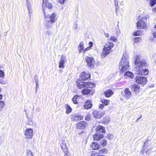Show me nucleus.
Instances as JSON below:
<instances>
[{
    "label": "nucleus",
    "mask_w": 156,
    "mask_h": 156,
    "mask_svg": "<svg viewBox=\"0 0 156 156\" xmlns=\"http://www.w3.org/2000/svg\"><path fill=\"white\" fill-rule=\"evenodd\" d=\"M43 5L45 7H47L48 9L43 10L44 18L45 20L49 18V20H47L45 26L47 29H48L52 27V24L55 22L57 19V15L56 13H52L51 15L47 16V12L50 11V9L52 7L51 3H49L48 0H43Z\"/></svg>",
    "instance_id": "1"
},
{
    "label": "nucleus",
    "mask_w": 156,
    "mask_h": 156,
    "mask_svg": "<svg viewBox=\"0 0 156 156\" xmlns=\"http://www.w3.org/2000/svg\"><path fill=\"white\" fill-rule=\"evenodd\" d=\"M76 84L77 88L80 90L86 87L93 88L95 86L94 83L90 81L84 82L80 79L76 81Z\"/></svg>",
    "instance_id": "2"
},
{
    "label": "nucleus",
    "mask_w": 156,
    "mask_h": 156,
    "mask_svg": "<svg viewBox=\"0 0 156 156\" xmlns=\"http://www.w3.org/2000/svg\"><path fill=\"white\" fill-rule=\"evenodd\" d=\"M114 44L112 42L108 41L105 43L103 49V52L101 55L102 58H104L110 54L112 50V49L114 47Z\"/></svg>",
    "instance_id": "3"
},
{
    "label": "nucleus",
    "mask_w": 156,
    "mask_h": 156,
    "mask_svg": "<svg viewBox=\"0 0 156 156\" xmlns=\"http://www.w3.org/2000/svg\"><path fill=\"white\" fill-rule=\"evenodd\" d=\"M129 67V61L125 57L122 58L120 62L119 68L122 73L125 72Z\"/></svg>",
    "instance_id": "4"
},
{
    "label": "nucleus",
    "mask_w": 156,
    "mask_h": 156,
    "mask_svg": "<svg viewBox=\"0 0 156 156\" xmlns=\"http://www.w3.org/2000/svg\"><path fill=\"white\" fill-rule=\"evenodd\" d=\"M147 16H143L136 23V27L138 29H144L147 27Z\"/></svg>",
    "instance_id": "5"
},
{
    "label": "nucleus",
    "mask_w": 156,
    "mask_h": 156,
    "mask_svg": "<svg viewBox=\"0 0 156 156\" xmlns=\"http://www.w3.org/2000/svg\"><path fill=\"white\" fill-rule=\"evenodd\" d=\"M144 66H136L135 69L136 73L139 75L145 76L147 75L149 72V69L147 68H143Z\"/></svg>",
    "instance_id": "6"
},
{
    "label": "nucleus",
    "mask_w": 156,
    "mask_h": 156,
    "mask_svg": "<svg viewBox=\"0 0 156 156\" xmlns=\"http://www.w3.org/2000/svg\"><path fill=\"white\" fill-rule=\"evenodd\" d=\"M140 55H136L134 61V63L136 65V66H144V67H147L148 64L147 61L144 59L140 61Z\"/></svg>",
    "instance_id": "7"
},
{
    "label": "nucleus",
    "mask_w": 156,
    "mask_h": 156,
    "mask_svg": "<svg viewBox=\"0 0 156 156\" xmlns=\"http://www.w3.org/2000/svg\"><path fill=\"white\" fill-rule=\"evenodd\" d=\"M85 59L88 67L90 69L94 68L96 63L94 58L92 56H87L85 57Z\"/></svg>",
    "instance_id": "8"
},
{
    "label": "nucleus",
    "mask_w": 156,
    "mask_h": 156,
    "mask_svg": "<svg viewBox=\"0 0 156 156\" xmlns=\"http://www.w3.org/2000/svg\"><path fill=\"white\" fill-rule=\"evenodd\" d=\"M136 82L138 84L143 86L147 83V80L146 77L137 76L135 78Z\"/></svg>",
    "instance_id": "9"
},
{
    "label": "nucleus",
    "mask_w": 156,
    "mask_h": 156,
    "mask_svg": "<svg viewBox=\"0 0 156 156\" xmlns=\"http://www.w3.org/2000/svg\"><path fill=\"white\" fill-rule=\"evenodd\" d=\"M89 88H84L82 90L81 93L83 95L92 96L95 93V90L93 89H89Z\"/></svg>",
    "instance_id": "10"
},
{
    "label": "nucleus",
    "mask_w": 156,
    "mask_h": 156,
    "mask_svg": "<svg viewBox=\"0 0 156 156\" xmlns=\"http://www.w3.org/2000/svg\"><path fill=\"white\" fill-rule=\"evenodd\" d=\"M88 126V123L84 121L78 122L76 124L77 129H83L86 128Z\"/></svg>",
    "instance_id": "11"
},
{
    "label": "nucleus",
    "mask_w": 156,
    "mask_h": 156,
    "mask_svg": "<svg viewBox=\"0 0 156 156\" xmlns=\"http://www.w3.org/2000/svg\"><path fill=\"white\" fill-rule=\"evenodd\" d=\"M132 91L135 94L139 93L141 91V87L139 85L135 84L132 85L130 87Z\"/></svg>",
    "instance_id": "12"
},
{
    "label": "nucleus",
    "mask_w": 156,
    "mask_h": 156,
    "mask_svg": "<svg viewBox=\"0 0 156 156\" xmlns=\"http://www.w3.org/2000/svg\"><path fill=\"white\" fill-rule=\"evenodd\" d=\"M71 118L73 122H76L82 120L83 119V116L77 114H72L71 116Z\"/></svg>",
    "instance_id": "13"
},
{
    "label": "nucleus",
    "mask_w": 156,
    "mask_h": 156,
    "mask_svg": "<svg viewBox=\"0 0 156 156\" xmlns=\"http://www.w3.org/2000/svg\"><path fill=\"white\" fill-rule=\"evenodd\" d=\"M90 74L87 72H81L80 75V79L83 81H86L90 79Z\"/></svg>",
    "instance_id": "14"
},
{
    "label": "nucleus",
    "mask_w": 156,
    "mask_h": 156,
    "mask_svg": "<svg viewBox=\"0 0 156 156\" xmlns=\"http://www.w3.org/2000/svg\"><path fill=\"white\" fill-rule=\"evenodd\" d=\"M33 131L32 128H28L25 129L24 135L28 138L31 139L33 135Z\"/></svg>",
    "instance_id": "15"
},
{
    "label": "nucleus",
    "mask_w": 156,
    "mask_h": 156,
    "mask_svg": "<svg viewBox=\"0 0 156 156\" xmlns=\"http://www.w3.org/2000/svg\"><path fill=\"white\" fill-rule=\"evenodd\" d=\"M124 92L125 94V97L126 98L129 99L132 97V93L129 88H126L124 90Z\"/></svg>",
    "instance_id": "16"
},
{
    "label": "nucleus",
    "mask_w": 156,
    "mask_h": 156,
    "mask_svg": "<svg viewBox=\"0 0 156 156\" xmlns=\"http://www.w3.org/2000/svg\"><path fill=\"white\" fill-rule=\"evenodd\" d=\"M92 104L91 100H87L85 102L84 105V108L86 109H88L92 107Z\"/></svg>",
    "instance_id": "17"
},
{
    "label": "nucleus",
    "mask_w": 156,
    "mask_h": 156,
    "mask_svg": "<svg viewBox=\"0 0 156 156\" xmlns=\"http://www.w3.org/2000/svg\"><path fill=\"white\" fill-rule=\"evenodd\" d=\"M81 98L79 95H74L72 98V100L73 103L75 104L79 103L80 100L81 99Z\"/></svg>",
    "instance_id": "18"
},
{
    "label": "nucleus",
    "mask_w": 156,
    "mask_h": 156,
    "mask_svg": "<svg viewBox=\"0 0 156 156\" xmlns=\"http://www.w3.org/2000/svg\"><path fill=\"white\" fill-rule=\"evenodd\" d=\"M104 135L102 134H99L96 133L93 135V138L94 140L97 141L100 140L101 139L104 137Z\"/></svg>",
    "instance_id": "19"
},
{
    "label": "nucleus",
    "mask_w": 156,
    "mask_h": 156,
    "mask_svg": "<svg viewBox=\"0 0 156 156\" xmlns=\"http://www.w3.org/2000/svg\"><path fill=\"white\" fill-rule=\"evenodd\" d=\"M92 114L96 119H100L103 116V114L97 111H94L93 112Z\"/></svg>",
    "instance_id": "20"
},
{
    "label": "nucleus",
    "mask_w": 156,
    "mask_h": 156,
    "mask_svg": "<svg viewBox=\"0 0 156 156\" xmlns=\"http://www.w3.org/2000/svg\"><path fill=\"white\" fill-rule=\"evenodd\" d=\"M95 130L97 132H100L103 133H105L106 132L105 128L100 125L96 126Z\"/></svg>",
    "instance_id": "21"
},
{
    "label": "nucleus",
    "mask_w": 156,
    "mask_h": 156,
    "mask_svg": "<svg viewBox=\"0 0 156 156\" xmlns=\"http://www.w3.org/2000/svg\"><path fill=\"white\" fill-rule=\"evenodd\" d=\"M90 146L92 149L93 150H98L101 148L100 145L95 142H92Z\"/></svg>",
    "instance_id": "22"
},
{
    "label": "nucleus",
    "mask_w": 156,
    "mask_h": 156,
    "mask_svg": "<svg viewBox=\"0 0 156 156\" xmlns=\"http://www.w3.org/2000/svg\"><path fill=\"white\" fill-rule=\"evenodd\" d=\"M65 58L62 55L60 60L59 63V67L64 68V64L65 63Z\"/></svg>",
    "instance_id": "23"
},
{
    "label": "nucleus",
    "mask_w": 156,
    "mask_h": 156,
    "mask_svg": "<svg viewBox=\"0 0 156 156\" xmlns=\"http://www.w3.org/2000/svg\"><path fill=\"white\" fill-rule=\"evenodd\" d=\"M105 96L106 98L111 97L113 94L112 90L111 89H108L106 90L104 93Z\"/></svg>",
    "instance_id": "24"
},
{
    "label": "nucleus",
    "mask_w": 156,
    "mask_h": 156,
    "mask_svg": "<svg viewBox=\"0 0 156 156\" xmlns=\"http://www.w3.org/2000/svg\"><path fill=\"white\" fill-rule=\"evenodd\" d=\"M84 44L83 41L80 42L78 46V49L80 53H81L83 51L84 47Z\"/></svg>",
    "instance_id": "25"
},
{
    "label": "nucleus",
    "mask_w": 156,
    "mask_h": 156,
    "mask_svg": "<svg viewBox=\"0 0 156 156\" xmlns=\"http://www.w3.org/2000/svg\"><path fill=\"white\" fill-rule=\"evenodd\" d=\"M60 146L63 151H65L66 152H67V150H68V149L66 146V142L63 141L61 144Z\"/></svg>",
    "instance_id": "26"
},
{
    "label": "nucleus",
    "mask_w": 156,
    "mask_h": 156,
    "mask_svg": "<svg viewBox=\"0 0 156 156\" xmlns=\"http://www.w3.org/2000/svg\"><path fill=\"white\" fill-rule=\"evenodd\" d=\"M108 144V141L105 139H103L101 140V141L100 142V146L101 147H104L106 146Z\"/></svg>",
    "instance_id": "27"
},
{
    "label": "nucleus",
    "mask_w": 156,
    "mask_h": 156,
    "mask_svg": "<svg viewBox=\"0 0 156 156\" xmlns=\"http://www.w3.org/2000/svg\"><path fill=\"white\" fill-rule=\"evenodd\" d=\"M100 102L105 105L107 106L109 105L110 101L109 100H107L104 98H101Z\"/></svg>",
    "instance_id": "28"
},
{
    "label": "nucleus",
    "mask_w": 156,
    "mask_h": 156,
    "mask_svg": "<svg viewBox=\"0 0 156 156\" xmlns=\"http://www.w3.org/2000/svg\"><path fill=\"white\" fill-rule=\"evenodd\" d=\"M66 113L67 114L71 113L72 110V108L68 104H66Z\"/></svg>",
    "instance_id": "29"
},
{
    "label": "nucleus",
    "mask_w": 156,
    "mask_h": 156,
    "mask_svg": "<svg viewBox=\"0 0 156 156\" xmlns=\"http://www.w3.org/2000/svg\"><path fill=\"white\" fill-rule=\"evenodd\" d=\"M124 76L130 77L131 78H133L134 77L133 74L132 72L128 71L125 73Z\"/></svg>",
    "instance_id": "30"
},
{
    "label": "nucleus",
    "mask_w": 156,
    "mask_h": 156,
    "mask_svg": "<svg viewBox=\"0 0 156 156\" xmlns=\"http://www.w3.org/2000/svg\"><path fill=\"white\" fill-rule=\"evenodd\" d=\"M118 37L115 36H111L110 38L108 39L107 40L108 41H112L113 42H116L118 41Z\"/></svg>",
    "instance_id": "31"
},
{
    "label": "nucleus",
    "mask_w": 156,
    "mask_h": 156,
    "mask_svg": "<svg viewBox=\"0 0 156 156\" xmlns=\"http://www.w3.org/2000/svg\"><path fill=\"white\" fill-rule=\"evenodd\" d=\"M99 154H106L108 153V150L105 148H103L100 149L99 151Z\"/></svg>",
    "instance_id": "32"
},
{
    "label": "nucleus",
    "mask_w": 156,
    "mask_h": 156,
    "mask_svg": "<svg viewBox=\"0 0 156 156\" xmlns=\"http://www.w3.org/2000/svg\"><path fill=\"white\" fill-rule=\"evenodd\" d=\"M109 122V120L108 118L107 117H105L103 118V120H102L101 123L104 124H107Z\"/></svg>",
    "instance_id": "33"
},
{
    "label": "nucleus",
    "mask_w": 156,
    "mask_h": 156,
    "mask_svg": "<svg viewBox=\"0 0 156 156\" xmlns=\"http://www.w3.org/2000/svg\"><path fill=\"white\" fill-rule=\"evenodd\" d=\"M142 38L141 37H136L134 39V43H137L141 41Z\"/></svg>",
    "instance_id": "34"
},
{
    "label": "nucleus",
    "mask_w": 156,
    "mask_h": 156,
    "mask_svg": "<svg viewBox=\"0 0 156 156\" xmlns=\"http://www.w3.org/2000/svg\"><path fill=\"white\" fill-rule=\"evenodd\" d=\"M141 34V30H138L136 31L133 34V35L134 36H140Z\"/></svg>",
    "instance_id": "35"
},
{
    "label": "nucleus",
    "mask_w": 156,
    "mask_h": 156,
    "mask_svg": "<svg viewBox=\"0 0 156 156\" xmlns=\"http://www.w3.org/2000/svg\"><path fill=\"white\" fill-rule=\"evenodd\" d=\"M156 4V0H150L149 5L151 6H154Z\"/></svg>",
    "instance_id": "36"
},
{
    "label": "nucleus",
    "mask_w": 156,
    "mask_h": 156,
    "mask_svg": "<svg viewBox=\"0 0 156 156\" xmlns=\"http://www.w3.org/2000/svg\"><path fill=\"white\" fill-rule=\"evenodd\" d=\"M26 156H33L32 152L30 150H27Z\"/></svg>",
    "instance_id": "37"
},
{
    "label": "nucleus",
    "mask_w": 156,
    "mask_h": 156,
    "mask_svg": "<svg viewBox=\"0 0 156 156\" xmlns=\"http://www.w3.org/2000/svg\"><path fill=\"white\" fill-rule=\"evenodd\" d=\"M5 105V103L4 101H0V111H2Z\"/></svg>",
    "instance_id": "38"
},
{
    "label": "nucleus",
    "mask_w": 156,
    "mask_h": 156,
    "mask_svg": "<svg viewBox=\"0 0 156 156\" xmlns=\"http://www.w3.org/2000/svg\"><path fill=\"white\" fill-rule=\"evenodd\" d=\"M98 152L95 151H93L92 152V154L91 156H98L99 155Z\"/></svg>",
    "instance_id": "39"
},
{
    "label": "nucleus",
    "mask_w": 156,
    "mask_h": 156,
    "mask_svg": "<svg viewBox=\"0 0 156 156\" xmlns=\"http://www.w3.org/2000/svg\"><path fill=\"white\" fill-rule=\"evenodd\" d=\"M5 76V73L3 71L0 69V77L3 78Z\"/></svg>",
    "instance_id": "40"
},
{
    "label": "nucleus",
    "mask_w": 156,
    "mask_h": 156,
    "mask_svg": "<svg viewBox=\"0 0 156 156\" xmlns=\"http://www.w3.org/2000/svg\"><path fill=\"white\" fill-rule=\"evenodd\" d=\"M107 136V138L109 140L112 139L113 137L112 135L110 134H108Z\"/></svg>",
    "instance_id": "41"
},
{
    "label": "nucleus",
    "mask_w": 156,
    "mask_h": 156,
    "mask_svg": "<svg viewBox=\"0 0 156 156\" xmlns=\"http://www.w3.org/2000/svg\"><path fill=\"white\" fill-rule=\"evenodd\" d=\"M33 122L31 120H28V122L27 123V125L31 126L33 125Z\"/></svg>",
    "instance_id": "42"
},
{
    "label": "nucleus",
    "mask_w": 156,
    "mask_h": 156,
    "mask_svg": "<svg viewBox=\"0 0 156 156\" xmlns=\"http://www.w3.org/2000/svg\"><path fill=\"white\" fill-rule=\"evenodd\" d=\"M63 152L65 153L64 156H70V154L69 153V150H67V152H66L65 151H64Z\"/></svg>",
    "instance_id": "43"
},
{
    "label": "nucleus",
    "mask_w": 156,
    "mask_h": 156,
    "mask_svg": "<svg viewBox=\"0 0 156 156\" xmlns=\"http://www.w3.org/2000/svg\"><path fill=\"white\" fill-rule=\"evenodd\" d=\"M90 119V115H87L85 118V120L89 121Z\"/></svg>",
    "instance_id": "44"
},
{
    "label": "nucleus",
    "mask_w": 156,
    "mask_h": 156,
    "mask_svg": "<svg viewBox=\"0 0 156 156\" xmlns=\"http://www.w3.org/2000/svg\"><path fill=\"white\" fill-rule=\"evenodd\" d=\"M105 105L103 103L100 104L99 106V108L100 109H103Z\"/></svg>",
    "instance_id": "45"
},
{
    "label": "nucleus",
    "mask_w": 156,
    "mask_h": 156,
    "mask_svg": "<svg viewBox=\"0 0 156 156\" xmlns=\"http://www.w3.org/2000/svg\"><path fill=\"white\" fill-rule=\"evenodd\" d=\"M90 49V48L89 47H87V48H85L84 49L83 51V53L84 54L86 51L89 50Z\"/></svg>",
    "instance_id": "46"
},
{
    "label": "nucleus",
    "mask_w": 156,
    "mask_h": 156,
    "mask_svg": "<svg viewBox=\"0 0 156 156\" xmlns=\"http://www.w3.org/2000/svg\"><path fill=\"white\" fill-rule=\"evenodd\" d=\"M88 44L89 45V47L91 48L93 45V43L92 41H91L89 42Z\"/></svg>",
    "instance_id": "47"
},
{
    "label": "nucleus",
    "mask_w": 156,
    "mask_h": 156,
    "mask_svg": "<svg viewBox=\"0 0 156 156\" xmlns=\"http://www.w3.org/2000/svg\"><path fill=\"white\" fill-rule=\"evenodd\" d=\"M66 0H58V2L62 4L64 3Z\"/></svg>",
    "instance_id": "48"
},
{
    "label": "nucleus",
    "mask_w": 156,
    "mask_h": 156,
    "mask_svg": "<svg viewBox=\"0 0 156 156\" xmlns=\"http://www.w3.org/2000/svg\"><path fill=\"white\" fill-rule=\"evenodd\" d=\"M152 12L154 13H156V7L153 8Z\"/></svg>",
    "instance_id": "49"
},
{
    "label": "nucleus",
    "mask_w": 156,
    "mask_h": 156,
    "mask_svg": "<svg viewBox=\"0 0 156 156\" xmlns=\"http://www.w3.org/2000/svg\"><path fill=\"white\" fill-rule=\"evenodd\" d=\"M105 35L106 37L108 38L109 37V35L108 33H105Z\"/></svg>",
    "instance_id": "50"
},
{
    "label": "nucleus",
    "mask_w": 156,
    "mask_h": 156,
    "mask_svg": "<svg viewBox=\"0 0 156 156\" xmlns=\"http://www.w3.org/2000/svg\"><path fill=\"white\" fill-rule=\"evenodd\" d=\"M153 35L154 37L156 38V32H154L153 34Z\"/></svg>",
    "instance_id": "51"
},
{
    "label": "nucleus",
    "mask_w": 156,
    "mask_h": 156,
    "mask_svg": "<svg viewBox=\"0 0 156 156\" xmlns=\"http://www.w3.org/2000/svg\"><path fill=\"white\" fill-rule=\"evenodd\" d=\"M142 115H141L139 117L137 118L136 120V122H137L142 117Z\"/></svg>",
    "instance_id": "52"
},
{
    "label": "nucleus",
    "mask_w": 156,
    "mask_h": 156,
    "mask_svg": "<svg viewBox=\"0 0 156 156\" xmlns=\"http://www.w3.org/2000/svg\"><path fill=\"white\" fill-rule=\"evenodd\" d=\"M84 132L83 131H82L80 132L79 133H78V134L79 135H80V134H83V133H84Z\"/></svg>",
    "instance_id": "53"
},
{
    "label": "nucleus",
    "mask_w": 156,
    "mask_h": 156,
    "mask_svg": "<svg viewBox=\"0 0 156 156\" xmlns=\"http://www.w3.org/2000/svg\"><path fill=\"white\" fill-rule=\"evenodd\" d=\"M3 98V96L2 94H0V100L2 99Z\"/></svg>",
    "instance_id": "54"
},
{
    "label": "nucleus",
    "mask_w": 156,
    "mask_h": 156,
    "mask_svg": "<svg viewBox=\"0 0 156 156\" xmlns=\"http://www.w3.org/2000/svg\"><path fill=\"white\" fill-rule=\"evenodd\" d=\"M36 88H37H37H38V84L37 83H36Z\"/></svg>",
    "instance_id": "55"
},
{
    "label": "nucleus",
    "mask_w": 156,
    "mask_h": 156,
    "mask_svg": "<svg viewBox=\"0 0 156 156\" xmlns=\"http://www.w3.org/2000/svg\"><path fill=\"white\" fill-rule=\"evenodd\" d=\"M98 156H106L105 155H99Z\"/></svg>",
    "instance_id": "56"
},
{
    "label": "nucleus",
    "mask_w": 156,
    "mask_h": 156,
    "mask_svg": "<svg viewBox=\"0 0 156 156\" xmlns=\"http://www.w3.org/2000/svg\"><path fill=\"white\" fill-rule=\"evenodd\" d=\"M1 88L0 87V92H1Z\"/></svg>",
    "instance_id": "57"
}]
</instances>
